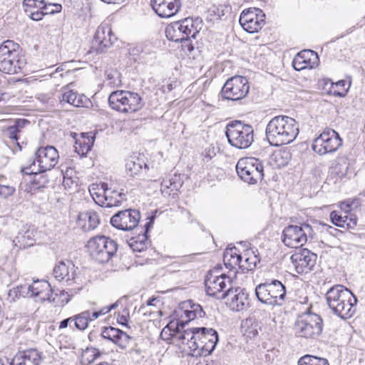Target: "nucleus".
<instances>
[{
	"mask_svg": "<svg viewBox=\"0 0 365 365\" xmlns=\"http://www.w3.org/2000/svg\"><path fill=\"white\" fill-rule=\"evenodd\" d=\"M181 341L184 351L194 357L207 356L215 349L218 341V335L212 328L185 329L177 336Z\"/></svg>",
	"mask_w": 365,
	"mask_h": 365,
	"instance_id": "1",
	"label": "nucleus"
},
{
	"mask_svg": "<svg viewBox=\"0 0 365 365\" xmlns=\"http://www.w3.org/2000/svg\"><path fill=\"white\" fill-rule=\"evenodd\" d=\"M299 128L296 120L287 115H278L269 120L266 127V138L271 145L289 144L297 138Z\"/></svg>",
	"mask_w": 365,
	"mask_h": 365,
	"instance_id": "2",
	"label": "nucleus"
},
{
	"mask_svg": "<svg viewBox=\"0 0 365 365\" xmlns=\"http://www.w3.org/2000/svg\"><path fill=\"white\" fill-rule=\"evenodd\" d=\"M326 300L332 312L341 319L351 318L356 312L357 299L343 285H335L326 293Z\"/></svg>",
	"mask_w": 365,
	"mask_h": 365,
	"instance_id": "3",
	"label": "nucleus"
},
{
	"mask_svg": "<svg viewBox=\"0 0 365 365\" xmlns=\"http://www.w3.org/2000/svg\"><path fill=\"white\" fill-rule=\"evenodd\" d=\"M26 64L20 46L13 41L7 40L0 46V71L7 74H15L21 71Z\"/></svg>",
	"mask_w": 365,
	"mask_h": 365,
	"instance_id": "4",
	"label": "nucleus"
},
{
	"mask_svg": "<svg viewBox=\"0 0 365 365\" xmlns=\"http://www.w3.org/2000/svg\"><path fill=\"white\" fill-rule=\"evenodd\" d=\"M254 128L251 125L240 120L229 123L226 126V136L229 143L238 149H246L254 142Z\"/></svg>",
	"mask_w": 365,
	"mask_h": 365,
	"instance_id": "5",
	"label": "nucleus"
},
{
	"mask_svg": "<svg viewBox=\"0 0 365 365\" xmlns=\"http://www.w3.org/2000/svg\"><path fill=\"white\" fill-rule=\"evenodd\" d=\"M108 103L112 109L124 113H135L143 106L140 95L128 91L112 92Z\"/></svg>",
	"mask_w": 365,
	"mask_h": 365,
	"instance_id": "6",
	"label": "nucleus"
},
{
	"mask_svg": "<svg viewBox=\"0 0 365 365\" xmlns=\"http://www.w3.org/2000/svg\"><path fill=\"white\" fill-rule=\"evenodd\" d=\"M323 329V321L317 314L305 312L300 314L294 324V331L297 337L315 339L319 336Z\"/></svg>",
	"mask_w": 365,
	"mask_h": 365,
	"instance_id": "7",
	"label": "nucleus"
},
{
	"mask_svg": "<svg viewBox=\"0 0 365 365\" xmlns=\"http://www.w3.org/2000/svg\"><path fill=\"white\" fill-rule=\"evenodd\" d=\"M255 294L259 302L272 306H281L285 299L286 289L279 280L274 279L258 284Z\"/></svg>",
	"mask_w": 365,
	"mask_h": 365,
	"instance_id": "8",
	"label": "nucleus"
},
{
	"mask_svg": "<svg viewBox=\"0 0 365 365\" xmlns=\"http://www.w3.org/2000/svg\"><path fill=\"white\" fill-rule=\"evenodd\" d=\"M46 157V148L40 147L35 153V158L27 166L21 168V172L27 175L32 176L31 180V191L44 188L46 185V169L43 165L42 158Z\"/></svg>",
	"mask_w": 365,
	"mask_h": 365,
	"instance_id": "9",
	"label": "nucleus"
},
{
	"mask_svg": "<svg viewBox=\"0 0 365 365\" xmlns=\"http://www.w3.org/2000/svg\"><path fill=\"white\" fill-rule=\"evenodd\" d=\"M87 247L91 256L100 263L108 262L117 251L116 242L105 236L91 238Z\"/></svg>",
	"mask_w": 365,
	"mask_h": 365,
	"instance_id": "10",
	"label": "nucleus"
},
{
	"mask_svg": "<svg viewBox=\"0 0 365 365\" xmlns=\"http://www.w3.org/2000/svg\"><path fill=\"white\" fill-rule=\"evenodd\" d=\"M239 177L248 184H256L264 177V167L262 162L253 157L242 158L236 165Z\"/></svg>",
	"mask_w": 365,
	"mask_h": 365,
	"instance_id": "11",
	"label": "nucleus"
},
{
	"mask_svg": "<svg viewBox=\"0 0 365 365\" xmlns=\"http://www.w3.org/2000/svg\"><path fill=\"white\" fill-rule=\"evenodd\" d=\"M312 227L306 223L298 225H289L282 232L283 243L291 248L302 247L307 241L308 237H313Z\"/></svg>",
	"mask_w": 365,
	"mask_h": 365,
	"instance_id": "12",
	"label": "nucleus"
},
{
	"mask_svg": "<svg viewBox=\"0 0 365 365\" xmlns=\"http://www.w3.org/2000/svg\"><path fill=\"white\" fill-rule=\"evenodd\" d=\"M342 144L338 133L333 129L324 130L312 144V149L319 155L335 152Z\"/></svg>",
	"mask_w": 365,
	"mask_h": 365,
	"instance_id": "13",
	"label": "nucleus"
},
{
	"mask_svg": "<svg viewBox=\"0 0 365 365\" xmlns=\"http://www.w3.org/2000/svg\"><path fill=\"white\" fill-rule=\"evenodd\" d=\"M248 80L241 76L229 78L222 88V96L225 99L239 101L244 98L249 93Z\"/></svg>",
	"mask_w": 365,
	"mask_h": 365,
	"instance_id": "14",
	"label": "nucleus"
},
{
	"mask_svg": "<svg viewBox=\"0 0 365 365\" xmlns=\"http://www.w3.org/2000/svg\"><path fill=\"white\" fill-rule=\"evenodd\" d=\"M219 272L217 268L210 270L206 276L205 285L208 295L222 298V294L227 291V287H231L232 279L230 276Z\"/></svg>",
	"mask_w": 365,
	"mask_h": 365,
	"instance_id": "15",
	"label": "nucleus"
},
{
	"mask_svg": "<svg viewBox=\"0 0 365 365\" xmlns=\"http://www.w3.org/2000/svg\"><path fill=\"white\" fill-rule=\"evenodd\" d=\"M265 15L257 8L245 9L240 14V24L248 33H255L260 30L264 24Z\"/></svg>",
	"mask_w": 365,
	"mask_h": 365,
	"instance_id": "16",
	"label": "nucleus"
},
{
	"mask_svg": "<svg viewBox=\"0 0 365 365\" xmlns=\"http://www.w3.org/2000/svg\"><path fill=\"white\" fill-rule=\"evenodd\" d=\"M77 267L70 260L58 262L53 269V277L59 282H64L67 285L82 284L80 277L76 274Z\"/></svg>",
	"mask_w": 365,
	"mask_h": 365,
	"instance_id": "17",
	"label": "nucleus"
},
{
	"mask_svg": "<svg viewBox=\"0 0 365 365\" xmlns=\"http://www.w3.org/2000/svg\"><path fill=\"white\" fill-rule=\"evenodd\" d=\"M222 298H227V304L235 312L245 310L250 307L249 294L245 289L230 287L222 294Z\"/></svg>",
	"mask_w": 365,
	"mask_h": 365,
	"instance_id": "18",
	"label": "nucleus"
},
{
	"mask_svg": "<svg viewBox=\"0 0 365 365\" xmlns=\"http://www.w3.org/2000/svg\"><path fill=\"white\" fill-rule=\"evenodd\" d=\"M140 214L137 210L120 211L110 219V224L118 230H132L138 225Z\"/></svg>",
	"mask_w": 365,
	"mask_h": 365,
	"instance_id": "19",
	"label": "nucleus"
},
{
	"mask_svg": "<svg viewBox=\"0 0 365 365\" xmlns=\"http://www.w3.org/2000/svg\"><path fill=\"white\" fill-rule=\"evenodd\" d=\"M317 258V255L307 249H303L291 257L296 272L299 274L310 272L316 264Z\"/></svg>",
	"mask_w": 365,
	"mask_h": 365,
	"instance_id": "20",
	"label": "nucleus"
},
{
	"mask_svg": "<svg viewBox=\"0 0 365 365\" xmlns=\"http://www.w3.org/2000/svg\"><path fill=\"white\" fill-rule=\"evenodd\" d=\"M178 315L180 317V319L177 321V327H181L183 329L185 324L197 317H202L203 311L200 305L193 304L191 301H187L182 303L178 311Z\"/></svg>",
	"mask_w": 365,
	"mask_h": 365,
	"instance_id": "21",
	"label": "nucleus"
},
{
	"mask_svg": "<svg viewBox=\"0 0 365 365\" xmlns=\"http://www.w3.org/2000/svg\"><path fill=\"white\" fill-rule=\"evenodd\" d=\"M155 12L161 18H170L175 15L181 7V0H151Z\"/></svg>",
	"mask_w": 365,
	"mask_h": 365,
	"instance_id": "22",
	"label": "nucleus"
},
{
	"mask_svg": "<svg viewBox=\"0 0 365 365\" xmlns=\"http://www.w3.org/2000/svg\"><path fill=\"white\" fill-rule=\"evenodd\" d=\"M319 57L312 50H303L299 52L293 59L292 66L297 71L313 68L318 65Z\"/></svg>",
	"mask_w": 365,
	"mask_h": 365,
	"instance_id": "23",
	"label": "nucleus"
},
{
	"mask_svg": "<svg viewBox=\"0 0 365 365\" xmlns=\"http://www.w3.org/2000/svg\"><path fill=\"white\" fill-rule=\"evenodd\" d=\"M61 103H69L75 107H86L89 103L88 98L83 94H79L68 86L63 87L58 96Z\"/></svg>",
	"mask_w": 365,
	"mask_h": 365,
	"instance_id": "24",
	"label": "nucleus"
},
{
	"mask_svg": "<svg viewBox=\"0 0 365 365\" xmlns=\"http://www.w3.org/2000/svg\"><path fill=\"white\" fill-rule=\"evenodd\" d=\"M117 40L116 36L112 31L110 24H101L97 29L94 43L100 46V48L110 47Z\"/></svg>",
	"mask_w": 365,
	"mask_h": 365,
	"instance_id": "25",
	"label": "nucleus"
},
{
	"mask_svg": "<svg viewBox=\"0 0 365 365\" xmlns=\"http://www.w3.org/2000/svg\"><path fill=\"white\" fill-rule=\"evenodd\" d=\"M35 230L28 225H24L13 240L14 246L18 249H25L35 243Z\"/></svg>",
	"mask_w": 365,
	"mask_h": 365,
	"instance_id": "26",
	"label": "nucleus"
},
{
	"mask_svg": "<svg viewBox=\"0 0 365 365\" xmlns=\"http://www.w3.org/2000/svg\"><path fill=\"white\" fill-rule=\"evenodd\" d=\"M182 180L179 175H173L163 180L160 185V191L165 197L175 198L182 185Z\"/></svg>",
	"mask_w": 365,
	"mask_h": 365,
	"instance_id": "27",
	"label": "nucleus"
},
{
	"mask_svg": "<svg viewBox=\"0 0 365 365\" xmlns=\"http://www.w3.org/2000/svg\"><path fill=\"white\" fill-rule=\"evenodd\" d=\"M101 336L123 349L127 346L130 340V336L125 332L113 327H103Z\"/></svg>",
	"mask_w": 365,
	"mask_h": 365,
	"instance_id": "28",
	"label": "nucleus"
},
{
	"mask_svg": "<svg viewBox=\"0 0 365 365\" xmlns=\"http://www.w3.org/2000/svg\"><path fill=\"white\" fill-rule=\"evenodd\" d=\"M41 358L36 349H29L16 354L10 365H39Z\"/></svg>",
	"mask_w": 365,
	"mask_h": 365,
	"instance_id": "29",
	"label": "nucleus"
},
{
	"mask_svg": "<svg viewBox=\"0 0 365 365\" xmlns=\"http://www.w3.org/2000/svg\"><path fill=\"white\" fill-rule=\"evenodd\" d=\"M179 23L180 29L182 30L183 34H185V40L187 38H195L203 26L202 21L200 18H186L179 21Z\"/></svg>",
	"mask_w": 365,
	"mask_h": 365,
	"instance_id": "30",
	"label": "nucleus"
},
{
	"mask_svg": "<svg viewBox=\"0 0 365 365\" xmlns=\"http://www.w3.org/2000/svg\"><path fill=\"white\" fill-rule=\"evenodd\" d=\"M99 223V217L96 212H83L78 215L77 225L85 232L96 229Z\"/></svg>",
	"mask_w": 365,
	"mask_h": 365,
	"instance_id": "31",
	"label": "nucleus"
},
{
	"mask_svg": "<svg viewBox=\"0 0 365 365\" xmlns=\"http://www.w3.org/2000/svg\"><path fill=\"white\" fill-rule=\"evenodd\" d=\"M241 257L240 269L244 272L254 269L260 261L257 250L253 249L245 250Z\"/></svg>",
	"mask_w": 365,
	"mask_h": 365,
	"instance_id": "32",
	"label": "nucleus"
},
{
	"mask_svg": "<svg viewBox=\"0 0 365 365\" xmlns=\"http://www.w3.org/2000/svg\"><path fill=\"white\" fill-rule=\"evenodd\" d=\"M241 256L242 255L239 254L235 247L226 250L223 255V262L226 268L230 271L235 270L237 267L240 269Z\"/></svg>",
	"mask_w": 365,
	"mask_h": 365,
	"instance_id": "33",
	"label": "nucleus"
},
{
	"mask_svg": "<svg viewBox=\"0 0 365 365\" xmlns=\"http://www.w3.org/2000/svg\"><path fill=\"white\" fill-rule=\"evenodd\" d=\"M125 195L123 192L108 187L103 197V201L100 205L108 207L119 206L122 201L125 200Z\"/></svg>",
	"mask_w": 365,
	"mask_h": 365,
	"instance_id": "34",
	"label": "nucleus"
},
{
	"mask_svg": "<svg viewBox=\"0 0 365 365\" xmlns=\"http://www.w3.org/2000/svg\"><path fill=\"white\" fill-rule=\"evenodd\" d=\"M94 140L95 136L91 133H82L81 138L76 141V152L81 156L86 155L93 145Z\"/></svg>",
	"mask_w": 365,
	"mask_h": 365,
	"instance_id": "35",
	"label": "nucleus"
},
{
	"mask_svg": "<svg viewBox=\"0 0 365 365\" xmlns=\"http://www.w3.org/2000/svg\"><path fill=\"white\" fill-rule=\"evenodd\" d=\"M330 219L336 226L347 229L354 228L356 225L357 221L355 216L349 217L346 215L342 216L339 212L335 210L330 213Z\"/></svg>",
	"mask_w": 365,
	"mask_h": 365,
	"instance_id": "36",
	"label": "nucleus"
},
{
	"mask_svg": "<svg viewBox=\"0 0 365 365\" xmlns=\"http://www.w3.org/2000/svg\"><path fill=\"white\" fill-rule=\"evenodd\" d=\"M150 223L151 222H149L145 224V230L143 234H139L138 236L132 237L128 241V245L133 250V252H140L146 250L148 246V238L146 232L148 230Z\"/></svg>",
	"mask_w": 365,
	"mask_h": 365,
	"instance_id": "37",
	"label": "nucleus"
},
{
	"mask_svg": "<svg viewBox=\"0 0 365 365\" xmlns=\"http://www.w3.org/2000/svg\"><path fill=\"white\" fill-rule=\"evenodd\" d=\"M292 158V154L287 149L278 150L273 153L270 163L276 168H281L288 165Z\"/></svg>",
	"mask_w": 365,
	"mask_h": 365,
	"instance_id": "38",
	"label": "nucleus"
},
{
	"mask_svg": "<svg viewBox=\"0 0 365 365\" xmlns=\"http://www.w3.org/2000/svg\"><path fill=\"white\" fill-rule=\"evenodd\" d=\"M92 315L91 310H86L73 315L72 317L73 326L80 331H84L88 328L89 323L95 320Z\"/></svg>",
	"mask_w": 365,
	"mask_h": 365,
	"instance_id": "39",
	"label": "nucleus"
},
{
	"mask_svg": "<svg viewBox=\"0 0 365 365\" xmlns=\"http://www.w3.org/2000/svg\"><path fill=\"white\" fill-rule=\"evenodd\" d=\"M184 330L181 327H177V323L174 324L170 322L166 327H165L160 332V336L164 341H168L171 339L178 343L179 345H182L181 341L177 336L179 333H182Z\"/></svg>",
	"mask_w": 365,
	"mask_h": 365,
	"instance_id": "40",
	"label": "nucleus"
},
{
	"mask_svg": "<svg viewBox=\"0 0 365 365\" xmlns=\"http://www.w3.org/2000/svg\"><path fill=\"white\" fill-rule=\"evenodd\" d=\"M349 160L346 157L338 158L335 165L331 168V173L340 179L345 178L349 170Z\"/></svg>",
	"mask_w": 365,
	"mask_h": 365,
	"instance_id": "41",
	"label": "nucleus"
},
{
	"mask_svg": "<svg viewBox=\"0 0 365 365\" xmlns=\"http://www.w3.org/2000/svg\"><path fill=\"white\" fill-rule=\"evenodd\" d=\"M51 294L47 293V301L53 304V307H62L69 301L68 294L63 290L50 289Z\"/></svg>",
	"mask_w": 365,
	"mask_h": 365,
	"instance_id": "42",
	"label": "nucleus"
},
{
	"mask_svg": "<svg viewBox=\"0 0 365 365\" xmlns=\"http://www.w3.org/2000/svg\"><path fill=\"white\" fill-rule=\"evenodd\" d=\"M165 35L170 41L175 42L185 40V34H183L182 30L180 29L179 21H175L168 25L165 29Z\"/></svg>",
	"mask_w": 365,
	"mask_h": 365,
	"instance_id": "43",
	"label": "nucleus"
},
{
	"mask_svg": "<svg viewBox=\"0 0 365 365\" xmlns=\"http://www.w3.org/2000/svg\"><path fill=\"white\" fill-rule=\"evenodd\" d=\"M108 186L107 183L92 184L89 187V192L95 201V202L100 205L101 202L103 201V197L105 195Z\"/></svg>",
	"mask_w": 365,
	"mask_h": 365,
	"instance_id": "44",
	"label": "nucleus"
},
{
	"mask_svg": "<svg viewBox=\"0 0 365 365\" xmlns=\"http://www.w3.org/2000/svg\"><path fill=\"white\" fill-rule=\"evenodd\" d=\"M105 81L110 87H119L121 86V76L116 68H107L105 71Z\"/></svg>",
	"mask_w": 365,
	"mask_h": 365,
	"instance_id": "45",
	"label": "nucleus"
},
{
	"mask_svg": "<svg viewBox=\"0 0 365 365\" xmlns=\"http://www.w3.org/2000/svg\"><path fill=\"white\" fill-rule=\"evenodd\" d=\"M350 86V81L340 80L335 83H332L331 92L334 96L344 97L347 93Z\"/></svg>",
	"mask_w": 365,
	"mask_h": 365,
	"instance_id": "46",
	"label": "nucleus"
},
{
	"mask_svg": "<svg viewBox=\"0 0 365 365\" xmlns=\"http://www.w3.org/2000/svg\"><path fill=\"white\" fill-rule=\"evenodd\" d=\"M143 169V162L138 158L128 160L125 164V171L130 176L138 175Z\"/></svg>",
	"mask_w": 365,
	"mask_h": 365,
	"instance_id": "47",
	"label": "nucleus"
},
{
	"mask_svg": "<svg viewBox=\"0 0 365 365\" xmlns=\"http://www.w3.org/2000/svg\"><path fill=\"white\" fill-rule=\"evenodd\" d=\"M298 365H329V364L324 358L306 355L299 359Z\"/></svg>",
	"mask_w": 365,
	"mask_h": 365,
	"instance_id": "48",
	"label": "nucleus"
},
{
	"mask_svg": "<svg viewBox=\"0 0 365 365\" xmlns=\"http://www.w3.org/2000/svg\"><path fill=\"white\" fill-rule=\"evenodd\" d=\"M47 159H48V163L47 162V170H50L53 168L58 163L59 154L58 150L53 147L47 145Z\"/></svg>",
	"mask_w": 365,
	"mask_h": 365,
	"instance_id": "49",
	"label": "nucleus"
},
{
	"mask_svg": "<svg viewBox=\"0 0 365 365\" xmlns=\"http://www.w3.org/2000/svg\"><path fill=\"white\" fill-rule=\"evenodd\" d=\"M118 306V302L113 303L110 305L106 306L103 308H101L100 310H91V312L93 314L92 317L95 319H98V317L103 316L110 312L112 309H115Z\"/></svg>",
	"mask_w": 365,
	"mask_h": 365,
	"instance_id": "50",
	"label": "nucleus"
},
{
	"mask_svg": "<svg viewBox=\"0 0 365 365\" xmlns=\"http://www.w3.org/2000/svg\"><path fill=\"white\" fill-rule=\"evenodd\" d=\"M53 68V66L47 67V76H49L51 79L63 78L65 74L68 73V71H66L65 73H63V69L61 67H58L54 71Z\"/></svg>",
	"mask_w": 365,
	"mask_h": 365,
	"instance_id": "51",
	"label": "nucleus"
},
{
	"mask_svg": "<svg viewBox=\"0 0 365 365\" xmlns=\"http://www.w3.org/2000/svg\"><path fill=\"white\" fill-rule=\"evenodd\" d=\"M176 259L173 263L167 267V270L169 272H175L180 271L183 267V259L182 257H174Z\"/></svg>",
	"mask_w": 365,
	"mask_h": 365,
	"instance_id": "52",
	"label": "nucleus"
},
{
	"mask_svg": "<svg viewBox=\"0 0 365 365\" xmlns=\"http://www.w3.org/2000/svg\"><path fill=\"white\" fill-rule=\"evenodd\" d=\"M4 133L6 136H8L9 138L18 140V133L19 132L18 131V128L14 126V125H9L5 130Z\"/></svg>",
	"mask_w": 365,
	"mask_h": 365,
	"instance_id": "53",
	"label": "nucleus"
},
{
	"mask_svg": "<svg viewBox=\"0 0 365 365\" xmlns=\"http://www.w3.org/2000/svg\"><path fill=\"white\" fill-rule=\"evenodd\" d=\"M46 8V4L43 5L41 9H37L36 11H31V18L34 21H39L43 19L46 13L43 11V9Z\"/></svg>",
	"mask_w": 365,
	"mask_h": 365,
	"instance_id": "54",
	"label": "nucleus"
},
{
	"mask_svg": "<svg viewBox=\"0 0 365 365\" xmlns=\"http://www.w3.org/2000/svg\"><path fill=\"white\" fill-rule=\"evenodd\" d=\"M354 203V200L349 199V200L341 202L339 205V207H340V209L342 211H344L345 214H347L352 210Z\"/></svg>",
	"mask_w": 365,
	"mask_h": 365,
	"instance_id": "55",
	"label": "nucleus"
},
{
	"mask_svg": "<svg viewBox=\"0 0 365 365\" xmlns=\"http://www.w3.org/2000/svg\"><path fill=\"white\" fill-rule=\"evenodd\" d=\"M62 6L60 4H48L47 3V15L55 14L61 12Z\"/></svg>",
	"mask_w": 365,
	"mask_h": 365,
	"instance_id": "56",
	"label": "nucleus"
},
{
	"mask_svg": "<svg viewBox=\"0 0 365 365\" xmlns=\"http://www.w3.org/2000/svg\"><path fill=\"white\" fill-rule=\"evenodd\" d=\"M38 282V280H34V284L29 285L28 287V294H30V296H37L41 291V287H39L38 286H36V284Z\"/></svg>",
	"mask_w": 365,
	"mask_h": 365,
	"instance_id": "57",
	"label": "nucleus"
},
{
	"mask_svg": "<svg viewBox=\"0 0 365 365\" xmlns=\"http://www.w3.org/2000/svg\"><path fill=\"white\" fill-rule=\"evenodd\" d=\"M244 334L248 338H252L257 336L258 334L257 325L252 324L250 327H247V328L244 330Z\"/></svg>",
	"mask_w": 365,
	"mask_h": 365,
	"instance_id": "58",
	"label": "nucleus"
},
{
	"mask_svg": "<svg viewBox=\"0 0 365 365\" xmlns=\"http://www.w3.org/2000/svg\"><path fill=\"white\" fill-rule=\"evenodd\" d=\"M29 121L26 119H16L14 122V126L18 128V131L20 133L21 129L25 127L26 125L29 124Z\"/></svg>",
	"mask_w": 365,
	"mask_h": 365,
	"instance_id": "59",
	"label": "nucleus"
},
{
	"mask_svg": "<svg viewBox=\"0 0 365 365\" xmlns=\"http://www.w3.org/2000/svg\"><path fill=\"white\" fill-rule=\"evenodd\" d=\"M76 179L77 177H63V185L65 188H70L73 183L76 182Z\"/></svg>",
	"mask_w": 365,
	"mask_h": 365,
	"instance_id": "60",
	"label": "nucleus"
},
{
	"mask_svg": "<svg viewBox=\"0 0 365 365\" xmlns=\"http://www.w3.org/2000/svg\"><path fill=\"white\" fill-rule=\"evenodd\" d=\"M190 38H187L186 40H183V41H180L182 44V47L184 51L191 52L194 49V46L190 42Z\"/></svg>",
	"mask_w": 365,
	"mask_h": 365,
	"instance_id": "61",
	"label": "nucleus"
},
{
	"mask_svg": "<svg viewBox=\"0 0 365 365\" xmlns=\"http://www.w3.org/2000/svg\"><path fill=\"white\" fill-rule=\"evenodd\" d=\"M73 324V321L72 319V317L67 318L66 319H63L60 322V324L58 326L59 329H64L66 328L68 325L72 327L71 324Z\"/></svg>",
	"mask_w": 365,
	"mask_h": 365,
	"instance_id": "62",
	"label": "nucleus"
},
{
	"mask_svg": "<svg viewBox=\"0 0 365 365\" xmlns=\"http://www.w3.org/2000/svg\"><path fill=\"white\" fill-rule=\"evenodd\" d=\"M61 173L62 174L63 177H68V178L76 177L75 171L72 168H67L65 172L61 170Z\"/></svg>",
	"mask_w": 365,
	"mask_h": 365,
	"instance_id": "63",
	"label": "nucleus"
},
{
	"mask_svg": "<svg viewBox=\"0 0 365 365\" xmlns=\"http://www.w3.org/2000/svg\"><path fill=\"white\" fill-rule=\"evenodd\" d=\"M101 1L108 4H120L124 3L126 0H101Z\"/></svg>",
	"mask_w": 365,
	"mask_h": 365,
	"instance_id": "64",
	"label": "nucleus"
}]
</instances>
